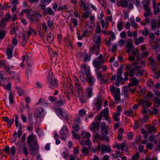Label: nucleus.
I'll use <instances>...</instances> for the list:
<instances>
[{
    "label": "nucleus",
    "mask_w": 160,
    "mask_h": 160,
    "mask_svg": "<svg viewBox=\"0 0 160 160\" xmlns=\"http://www.w3.org/2000/svg\"><path fill=\"white\" fill-rule=\"evenodd\" d=\"M125 47L126 52L129 55L128 60L130 61H133L135 56L140 54L139 50L137 48H135L133 44L130 42L126 43Z\"/></svg>",
    "instance_id": "1"
},
{
    "label": "nucleus",
    "mask_w": 160,
    "mask_h": 160,
    "mask_svg": "<svg viewBox=\"0 0 160 160\" xmlns=\"http://www.w3.org/2000/svg\"><path fill=\"white\" fill-rule=\"evenodd\" d=\"M27 143L29 144V148L31 153L33 155L35 154L38 152V149L35 137L33 135L28 136Z\"/></svg>",
    "instance_id": "2"
},
{
    "label": "nucleus",
    "mask_w": 160,
    "mask_h": 160,
    "mask_svg": "<svg viewBox=\"0 0 160 160\" xmlns=\"http://www.w3.org/2000/svg\"><path fill=\"white\" fill-rule=\"evenodd\" d=\"M21 14H24L27 18L31 22L39 20L42 15L39 13L36 12L31 9H25L22 10Z\"/></svg>",
    "instance_id": "3"
},
{
    "label": "nucleus",
    "mask_w": 160,
    "mask_h": 160,
    "mask_svg": "<svg viewBox=\"0 0 160 160\" xmlns=\"http://www.w3.org/2000/svg\"><path fill=\"white\" fill-rule=\"evenodd\" d=\"M101 35L100 34L96 33L93 38V42L94 45L90 49L92 53H93L94 50L98 51L100 49V43L101 41Z\"/></svg>",
    "instance_id": "4"
},
{
    "label": "nucleus",
    "mask_w": 160,
    "mask_h": 160,
    "mask_svg": "<svg viewBox=\"0 0 160 160\" xmlns=\"http://www.w3.org/2000/svg\"><path fill=\"white\" fill-rule=\"evenodd\" d=\"M32 33H33L34 34H36V32L35 30L33 29L30 28H29L28 31L27 32V37H26L25 34L19 32L18 33V36L19 37H23V41L22 42V45H23V46H24L26 42L28 41V38Z\"/></svg>",
    "instance_id": "5"
},
{
    "label": "nucleus",
    "mask_w": 160,
    "mask_h": 160,
    "mask_svg": "<svg viewBox=\"0 0 160 160\" xmlns=\"http://www.w3.org/2000/svg\"><path fill=\"white\" fill-rule=\"evenodd\" d=\"M110 92L114 100L117 101L120 100V89L119 88H116L114 86H111L110 88Z\"/></svg>",
    "instance_id": "6"
},
{
    "label": "nucleus",
    "mask_w": 160,
    "mask_h": 160,
    "mask_svg": "<svg viewBox=\"0 0 160 160\" xmlns=\"http://www.w3.org/2000/svg\"><path fill=\"white\" fill-rule=\"evenodd\" d=\"M137 61L133 63L132 64H128L127 66V68L128 69H131L128 73V75L131 77H132L134 75L135 71L136 69V66L139 62L140 59L139 57H138L137 58Z\"/></svg>",
    "instance_id": "7"
},
{
    "label": "nucleus",
    "mask_w": 160,
    "mask_h": 160,
    "mask_svg": "<svg viewBox=\"0 0 160 160\" xmlns=\"http://www.w3.org/2000/svg\"><path fill=\"white\" fill-rule=\"evenodd\" d=\"M52 74L51 73H49V75H50V77L49 76L48 78V80L49 83L48 87L49 88L53 89L57 87L58 85V83L57 82V80L55 79H53L51 78Z\"/></svg>",
    "instance_id": "8"
},
{
    "label": "nucleus",
    "mask_w": 160,
    "mask_h": 160,
    "mask_svg": "<svg viewBox=\"0 0 160 160\" xmlns=\"http://www.w3.org/2000/svg\"><path fill=\"white\" fill-rule=\"evenodd\" d=\"M138 103L140 106H142L143 108L149 107L152 104L151 102H148L146 98L139 100L138 101Z\"/></svg>",
    "instance_id": "9"
},
{
    "label": "nucleus",
    "mask_w": 160,
    "mask_h": 160,
    "mask_svg": "<svg viewBox=\"0 0 160 160\" xmlns=\"http://www.w3.org/2000/svg\"><path fill=\"white\" fill-rule=\"evenodd\" d=\"M96 75L97 78L100 79L102 83H106L108 82L109 78L108 75L104 77L100 72H97Z\"/></svg>",
    "instance_id": "10"
},
{
    "label": "nucleus",
    "mask_w": 160,
    "mask_h": 160,
    "mask_svg": "<svg viewBox=\"0 0 160 160\" xmlns=\"http://www.w3.org/2000/svg\"><path fill=\"white\" fill-rule=\"evenodd\" d=\"M60 134L61 136V139L65 140L66 137L68 134V127L67 126H64L62 128L60 132Z\"/></svg>",
    "instance_id": "11"
},
{
    "label": "nucleus",
    "mask_w": 160,
    "mask_h": 160,
    "mask_svg": "<svg viewBox=\"0 0 160 160\" xmlns=\"http://www.w3.org/2000/svg\"><path fill=\"white\" fill-rule=\"evenodd\" d=\"M76 92L78 94V97L80 102L81 103H83L85 100V97L82 94V88L76 90Z\"/></svg>",
    "instance_id": "12"
},
{
    "label": "nucleus",
    "mask_w": 160,
    "mask_h": 160,
    "mask_svg": "<svg viewBox=\"0 0 160 160\" xmlns=\"http://www.w3.org/2000/svg\"><path fill=\"white\" fill-rule=\"evenodd\" d=\"M44 114V111L43 108L41 107L38 108L34 112V116L37 118H40Z\"/></svg>",
    "instance_id": "13"
},
{
    "label": "nucleus",
    "mask_w": 160,
    "mask_h": 160,
    "mask_svg": "<svg viewBox=\"0 0 160 160\" xmlns=\"http://www.w3.org/2000/svg\"><path fill=\"white\" fill-rule=\"evenodd\" d=\"M104 62V59H99L98 58H96L93 62V66L95 68L99 69L101 64Z\"/></svg>",
    "instance_id": "14"
},
{
    "label": "nucleus",
    "mask_w": 160,
    "mask_h": 160,
    "mask_svg": "<svg viewBox=\"0 0 160 160\" xmlns=\"http://www.w3.org/2000/svg\"><path fill=\"white\" fill-rule=\"evenodd\" d=\"M122 71L121 69H118V70L117 74V80L115 83L116 86H118L119 85L120 82L122 80V78L121 77Z\"/></svg>",
    "instance_id": "15"
},
{
    "label": "nucleus",
    "mask_w": 160,
    "mask_h": 160,
    "mask_svg": "<svg viewBox=\"0 0 160 160\" xmlns=\"http://www.w3.org/2000/svg\"><path fill=\"white\" fill-rule=\"evenodd\" d=\"M99 124L97 122H92L90 126V130L93 132L98 130L99 128Z\"/></svg>",
    "instance_id": "16"
},
{
    "label": "nucleus",
    "mask_w": 160,
    "mask_h": 160,
    "mask_svg": "<svg viewBox=\"0 0 160 160\" xmlns=\"http://www.w3.org/2000/svg\"><path fill=\"white\" fill-rule=\"evenodd\" d=\"M11 17L10 14H7L6 16V18H3L0 22V26L3 27L5 25V23L6 22L8 21Z\"/></svg>",
    "instance_id": "17"
},
{
    "label": "nucleus",
    "mask_w": 160,
    "mask_h": 160,
    "mask_svg": "<svg viewBox=\"0 0 160 160\" xmlns=\"http://www.w3.org/2000/svg\"><path fill=\"white\" fill-rule=\"evenodd\" d=\"M55 112L57 115L60 117L65 116L66 119L68 118V116L67 115V113H64L62 110L59 108L56 109L55 110Z\"/></svg>",
    "instance_id": "18"
},
{
    "label": "nucleus",
    "mask_w": 160,
    "mask_h": 160,
    "mask_svg": "<svg viewBox=\"0 0 160 160\" xmlns=\"http://www.w3.org/2000/svg\"><path fill=\"white\" fill-rule=\"evenodd\" d=\"M102 148L101 153L102 154H104L105 152H111V148L109 146L102 145Z\"/></svg>",
    "instance_id": "19"
},
{
    "label": "nucleus",
    "mask_w": 160,
    "mask_h": 160,
    "mask_svg": "<svg viewBox=\"0 0 160 160\" xmlns=\"http://www.w3.org/2000/svg\"><path fill=\"white\" fill-rule=\"evenodd\" d=\"M102 101L100 97H98L94 101V104L98 110H100L101 105Z\"/></svg>",
    "instance_id": "20"
},
{
    "label": "nucleus",
    "mask_w": 160,
    "mask_h": 160,
    "mask_svg": "<svg viewBox=\"0 0 160 160\" xmlns=\"http://www.w3.org/2000/svg\"><path fill=\"white\" fill-rule=\"evenodd\" d=\"M129 1L127 2L126 0H121L117 4V5L119 6H122L123 8H127L128 7Z\"/></svg>",
    "instance_id": "21"
},
{
    "label": "nucleus",
    "mask_w": 160,
    "mask_h": 160,
    "mask_svg": "<svg viewBox=\"0 0 160 160\" xmlns=\"http://www.w3.org/2000/svg\"><path fill=\"white\" fill-rule=\"evenodd\" d=\"M96 79L93 77L90 76L87 78V81L88 82L90 86H92L95 82Z\"/></svg>",
    "instance_id": "22"
},
{
    "label": "nucleus",
    "mask_w": 160,
    "mask_h": 160,
    "mask_svg": "<svg viewBox=\"0 0 160 160\" xmlns=\"http://www.w3.org/2000/svg\"><path fill=\"white\" fill-rule=\"evenodd\" d=\"M134 44L135 45H137L140 43H142L144 42L143 38L141 37L139 38H136L133 39Z\"/></svg>",
    "instance_id": "23"
},
{
    "label": "nucleus",
    "mask_w": 160,
    "mask_h": 160,
    "mask_svg": "<svg viewBox=\"0 0 160 160\" xmlns=\"http://www.w3.org/2000/svg\"><path fill=\"white\" fill-rule=\"evenodd\" d=\"M130 81L131 82L128 85L129 86L137 85L139 82L138 79L135 78H132L130 79Z\"/></svg>",
    "instance_id": "24"
},
{
    "label": "nucleus",
    "mask_w": 160,
    "mask_h": 160,
    "mask_svg": "<svg viewBox=\"0 0 160 160\" xmlns=\"http://www.w3.org/2000/svg\"><path fill=\"white\" fill-rule=\"evenodd\" d=\"M74 79L75 82V84L76 85L75 89L76 90L82 88L79 82V80L76 77H74Z\"/></svg>",
    "instance_id": "25"
},
{
    "label": "nucleus",
    "mask_w": 160,
    "mask_h": 160,
    "mask_svg": "<svg viewBox=\"0 0 160 160\" xmlns=\"http://www.w3.org/2000/svg\"><path fill=\"white\" fill-rule=\"evenodd\" d=\"M81 135L82 138H89L91 137V135L89 133L87 132L84 131H82Z\"/></svg>",
    "instance_id": "26"
},
{
    "label": "nucleus",
    "mask_w": 160,
    "mask_h": 160,
    "mask_svg": "<svg viewBox=\"0 0 160 160\" xmlns=\"http://www.w3.org/2000/svg\"><path fill=\"white\" fill-rule=\"evenodd\" d=\"M157 23L156 20H152L151 22V29L153 31L155 30L157 28Z\"/></svg>",
    "instance_id": "27"
},
{
    "label": "nucleus",
    "mask_w": 160,
    "mask_h": 160,
    "mask_svg": "<svg viewBox=\"0 0 160 160\" xmlns=\"http://www.w3.org/2000/svg\"><path fill=\"white\" fill-rule=\"evenodd\" d=\"M148 59L149 61L151 62V64L152 65V69L154 72H155V70L156 68V66L155 64L154 60L151 57H150L148 58Z\"/></svg>",
    "instance_id": "28"
},
{
    "label": "nucleus",
    "mask_w": 160,
    "mask_h": 160,
    "mask_svg": "<svg viewBox=\"0 0 160 160\" xmlns=\"http://www.w3.org/2000/svg\"><path fill=\"white\" fill-rule=\"evenodd\" d=\"M39 104H40L42 106H45L47 105V101L43 99L40 98L36 104L38 105Z\"/></svg>",
    "instance_id": "29"
},
{
    "label": "nucleus",
    "mask_w": 160,
    "mask_h": 160,
    "mask_svg": "<svg viewBox=\"0 0 160 160\" xmlns=\"http://www.w3.org/2000/svg\"><path fill=\"white\" fill-rule=\"evenodd\" d=\"M43 15H46L47 14L50 15H53L54 14V13L51 8H48V9L45 10L43 12Z\"/></svg>",
    "instance_id": "30"
},
{
    "label": "nucleus",
    "mask_w": 160,
    "mask_h": 160,
    "mask_svg": "<svg viewBox=\"0 0 160 160\" xmlns=\"http://www.w3.org/2000/svg\"><path fill=\"white\" fill-rule=\"evenodd\" d=\"M109 110L108 108H105L101 112V115L102 116L106 117V120L107 119V116L109 114Z\"/></svg>",
    "instance_id": "31"
},
{
    "label": "nucleus",
    "mask_w": 160,
    "mask_h": 160,
    "mask_svg": "<svg viewBox=\"0 0 160 160\" xmlns=\"http://www.w3.org/2000/svg\"><path fill=\"white\" fill-rule=\"evenodd\" d=\"M120 112H115L113 114V119L116 122H118L120 119Z\"/></svg>",
    "instance_id": "32"
},
{
    "label": "nucleus",
    "mask_w": 160,
    "mask_h": 160,
    "mask_svg": "<svg viewBox=\"0 0 160 160\" xmlns=\"http://www.w3.org/2000/svg\"><path fill=\"white\" fill-rule=\"evenodd\" d=\"M148 131L151 133L155 132L156 130V128L153 126H148L147 127Z\"/></svg>",
    "instance_id": "33"
},
{
    "label": "nucleus",
    "mask_w": 160,
    "mask_h": 160,
    "mask_svg": "<svg viewBox=\"0 0 160 160\" xmlns=\"http://www.w3.org/2000/svg\"><path fill=\"white\" fill-rule=\"evenodd\" d=\"M127 35L129 37H136L137 36V32L136 31H134L133 33H132L130 30L128 31L127 32Z\"/></svg>",
    "instance_id": "34"
},
{
    "label": "nucleus",
    "mask_w": 160,
    "mask_h": 160,
    "mask_svg": "<svg viewBox=\"0 0 160 160\" xmlns=\"http://www.w3.org/2000/svg\"><path fill=\"white\" fill-rule=\"evenodd\" d=\"M92 88L90 87H88L86 90V93L87 95L89 98H90L92 96Z\"/></svg>",
    "instance_id": "35"
},
{
    "label": "nucleus",
    "mask_w": 160,
    "mask_h": 160,
    "mask_svg": "<svg viewBox=\"0 0 160 160\" xmlns=\"http://www.w3.org/2000/svg\"><path fill=\"white\" fill-rule=\"evenodd\" d=\"M102 26V28H104L105 29L108 28L109 26L108 25V22L107 20H106L105 22L104 20H102L101 21Z\"/></svg>",
    "instance_id": "36"
},
{
    "label": "nucleus",
    "mask_w": 160,
    "mask_h": 160,
    "mask_svg": "<svg viewBox=\"0 0 160 160\" xmlns=\"http://www.w3.org/2000/svg\"><path fill=\"white\" fill-rule=\"evenodd\" d=\"M7 54L8 58L11 59L12 56V48H7L6 52Z\"/></svg>",
    "instance_id": "37"
},
{
    "label": "nucleus",
    "mask_w": 160,
    "mask_h": 160,
    "mask_svg": "<svg viewBox=\"0 0 160 160\" xmlns=\"http://www.w3.org/2000/svg\"><path fill=\"white\" fill-rule=\"evenodd\" d=\"M24 57L25 58V61H24L25 63L27 64L28 67H30V65L31 63V59L27 55H26Z\"/></svg>",
    "instance_id": "38"
},
{
    "label": "nucleus",
    "mask_w": 160,
    "mask_h": 160,
    "mask_svg": "<svg viewBox=\"0 0 160 160\" xmlns=\"http://www.w3.org/2000/svg\"><path fill=\"white\" fill-rule=\"evenodd\" d=\"M82 66L84 69V72L86 75L87 78L91 76L88 69L86 68L85 66L84 65H82Z\"/></svg>",
    "instance_id": "39"
},
{
    "label": "nucleus",
    "mask_w": 160,
    "mask_h": 160,
    "mask_svg": "<svg viewBox=\"0 0 160 160\" xmlns=\"http://www.w3.org/2000/svg\"><path fill=\"white\" fill-rule=\"evenodd\" d=\"M86 111L83 109H80L78 111V116L81 117H83L85 116Z\"/></svg>",
    "instance_id": "40"
},
{
    "label": "nucleus",
    "mask_w": 160,
    "mask_h": 160,
    "mask_svg": "<svg viewBox=\"0 0 160 160\" xmlns=\"http://www.w3.org/2000/svg\"><path fill=\"white\" fill-rule=\"evenodd\" d=\"M108 127L102 128L101 132L103 136H106L108 134Z\"/></svg>",
    "instance_id": "41"
},
{
    "label": "nucleus",
    "mask_w": 160,
    "mask_h": 160,
    "mask_svg": "<svg viewBox=\"0 0 160 160\" xmlns=\"http://www.w3.org/2000/svg\"><path fill=\"white\" fill-rule=\"evenodd\" d=\"M82 154L84 155H86L89 152L88 150L86 147H82Z\"/></svg>",
    "instance_id": "42"
},
{
    "label": "nucleus",
    "mask_w": 160,
    "mask_h": 160,
    "mask_svg": "<svg viewBox=\"0 0 160 160\" xmlns=\"http://www.w3.org/2000/svg\"><path fill=\"white\" fill-rule=\"evenodd\" d=\"M85 144L86 145L88 146L89 148L91 149L92 148V145L91 144V142L89 138H88L85 141Z\"/></svg>",
    "instance_id": "43"
},
{
    "label": "nucleus",
    "mask_w": 160,
    "mask_h": 160,
    "mask_svg": "<svg viewBox=\"0 0 160 160\" xmlns=\"http://www.w3.org/2000/svg\"><path fill=\"white\" fill-rule=\"evenodd\" d=\"M137 69V76H141L143 74V70L142 68H138Z\"/></svg>",
    "instance_id": "44"
},
{
    "label": "nucleus",
    "mask_w": 160,
    "mask_h": 160,
    "mask_svg": "<svg viewBox=\"0 0 160 160\" xmlns=\"http://www.w3.org/2000/svg\"><path fill=\"white\" fill-rule=\"evenodd\" d=\"M130 21L131 23V25L132 27H133L134 28H135L137 27V24L135 23L133 17L130 18Z\"/></svg>",
    "instance_id": "45"
},
{
    "label": "nucleus",
    "mask_w": 160,
    "mask_h": 160,
    "mask_svg": "<svg viewBox=\"0 0 160 160\" xmlns=\"http://www.w3.org/2000/svg\"><path fill=\"white\" fill-rule=\"evenodd\" d=\"M53 39V36L52 34H49L47 36V40L49 43H51Z\"/></svg>",
    "instance_id": "46"
},
{
    "label": "nucleus",
    "mask_w": 160,
    "mask_h": 160,
    "mask_svg": "<svg viewBox=\"0 0 160 160\" xmlns=\"http://www.w3.org/2000/svg\"><path fill=\"white\" fill-rule=\"evenodd\" d=\"M70 22L71 24H73L74 27H76L78 25V21L76 19L72 18L70 19Z\"/></svg>",
    "instance_id": "47"
},
{
    "label": "nucleus",
    "mask_w": 160,
    "mask_h": 160,
    "mask_svg": "<svg viewBox=\"0 0 160 160\" xmlns=\"http://www.w3.org/2000/svg\"><path fill=\"white\" fill-rule=\"evenodd\" d=\"M155 106L156 107H159L160 104V99L157 98H154Z\"/></svg>",
    "instance_id": "48"
},
{
    "label": "nucleus",
    "mask_w": 160,
    "mask_h": 160,
    "mask_svg": "<svg viewBox=\"0 0 160 160\" xmlns=\"http://www.w3.org/2000/svg\"><path fill=\"white\" fill-rule=\"evenodd\" d=\"M149 22V19L148 18H146L143 21L141 22V24L143 26H144L147 24Z\"/></svg>",
    "instance_id": "49"
},
{
    "label": "nucleus",
    "mask_w": 160,
    "mask_h": 160,
    "mask_svg": "<svg viewBox=\"0 0 160 160\" xmlns=\"http://www.w3.org/2000/svg\"><path fill=\"white\" fill-rule=\"evenodd\" d=\"M133 113V111L132 109H131L128 111H125L123 112L124 114L128 116H132Z\"/></svg>",
    "instance_id": "50"
},
{
    "label": "nucleus",
    "mask_w": 160,
    "mask_h": 160,
    "mask_svg": "<svg viewBox=\"0 0 160 160\" xmlns=\"http://www.w3.org/2000/svg\"><path fill=\"white\" fill-rule=\"evenodd\" d=\"M139 153L136 152L132 157L131 160H138L140 158Z\"/></svg>",
    "instance_id": "51"
},
{
    "label": "nucleus",
    "mask_w": 160,
    "mask_h": 160,
    "mask_svg": "<svg viewBox=\"0 0 160 160\" xmlns=\"http://www.w3.org/2000/svg\"><path fill=\"white\" fill-rule=\"evenodd\" d=\"M148 140L150 142L153 141L155 144H156L157 142V140L155 139V137L152 135L149 136L148 138Z\"/></svg>",
    "instance_id": "52"
},
{
    "label": "nucleus",
    "mask_w": 160,
    "mask_h": 160,
    "mask_svg": "<svg viewBox=\"0 0 160 160\" xmlns=\"http://www.w3.org/2000/svg\"><path fill=\"white\" fill-rule=\"evenodd\" d=\"M85 12L83 14L82 17L86 18H88L89 16L91 14V12L89 11H85Z\"/></svg>",
    "instance_id": "53"
},
{
    "label": "nucleus",
    "mask_w": 160,
    "mask_h": 160,
    "mask_svg": "<svg viewBox=\"0 0 160 160\" xmlns=\"http://www.w3.org/2000/svg\"><path fill=\"white\" fill-rule=\"evenodd\" d=\"M101 139H103V138H101V136L100 135L97 134L94 136L93 142H95Z\"/></svg>",
    "instance_id": "54"
},
{
    "label": "nucleus",
    "mask_w": 160,
    "mask_h": 160,
    "mask_svg": "<svg viewBox=\"0 0 160 160\" xmlns=\"http://www.w3.org/2000/svg\"><path fill=\"white\" fill-rule=\"evenodd\" d=\"M108 34H110V37L112 38H111L112 40H113L116 39L115 35L113 32L112 31L108 32L107 35Z\"/></svg>",
    "instance_id": "55"
},
{
    "label": "nucleus",
    "mask_w": 160,
    "mask_h": 160,
    "mask_svg": "<svg viewBox=\"0 0 160 160\" xmlns=\"http://www.w3.org/2000/svg\"><path fill=\"white\" fill-rule=\"evenodd\" d=\"M142 34L143 35L146 36H147L149 33V32L148 30V28L145 27L142 31Z\"/></svg>",
    "instance_id": "56"
},
{
    "label": "nucleus",
    "mask_w": 160,
    "mask_h": 160,
    "mask_svg": "<svg viewBox=\"0 0 160 160\" xmlns=\"http://www.w3.org/2000/svg\"><path fill=\"white\" fill-rule=\"evenodd\" d=\"M13 97L12 93H9V99L10 103L12 104L14 102L13 100Z\"/></svg>",
    "instance_id": "57"
},
{
    "label": "nucleus",
    "mask_w": 160,
    "mask_h": 160,
    "mask_svg": "<svg viewBox=\"0 0 160 160\" xmlns=\"http://www.w3.org/2000/svg\"><path fill=\"white\" fill-rule=\"evenodd\" d=\"M125 42L124 40L121 39L118 42V46L122 47L124 46L125 44Z\"/></svg>",
    "instance_id": "58"
},
{
    "label": "nucleus",
    "mask_w": 160,
    "mask_h": 160,
    "mask_svg": "<svg viewBox=\"0 0 160 160\" xmlns=\"http://www.w3.org/2000/svg\"><path fill=\"white\" fill-rule=\"evenodd\" d=\"M16 88L18 90V94L20 96L22 95L23 93V91L19 87H16Z\"/></svg>",
    "instance_id": "59"
},
{
    "label": "nucleus",
    "mask_w": 160,
    "mask_h": 160,
    "mask_svg": "<svg viewBox=\"0 0 160 160\" xmlns=\"http://www.w3.org/2000/svg\"><path fill=\"white\" fill-rule=\"evenodd\" d=\"M72 128L76 132L79 131L80 129L79 125L78 124H75L72 126Z\"/></svg>",
    "instance_id": "60"
},
{
    "label": "nucleus",
    "mask_w": 160,
    "mask_h": 160,
    "mask_svg": "<svg viewBox=\"0 0 160 160\" xmlns=\"http://www.w3.org/2000/svg\"><path fill=\"white\" fill-rule=\"evenodd\" d=\"M65 102V101H64L61 98L59 100L57 101V104L58 105H64Z\"/></svg>",
    "instance_id": "61"
},
{
    "label": "nucleus",
    "mask_w": 160,
    "mask_h": 160,
    "mask_svg": "<svg viewBox=\"0 0 160 160\" xmlns=\"http://www.w3.org/2000/svg\"><path fill=\"white\" fill-rule=\"evenodd\" d=\"M117 28L119 31H121L122 30L123 27V24L122 22L118 23L117 24Z\"/></svg>",
    "instance_id": "62"
},
{
    "label": "nucleus",
    "mask_w": 160,
    "mask_h": 160,
    "mask_svg": "<svg viewBox=\"0 0 160 160\" xmlns=\"http://www.w3.org/2000/svg\"><path fill=\"white\" fill-rule=\"evenodd\" d=\"M18 40L16 38L13 37L12 39V44L15 46H16L18 44Z\"/></svg>",
    "instance_id": "63"
},
{
    "label": "nucleus",
    "mask_w": 160,
    "mask_h": 160,
    "mask_svg": "<svg viewBox=\"0 0 160 160\" xmlns=\"http://www.w3.org/2000/svg\"><path fill=\"white\" fill-rule=\"evenodd\" d=\"M72 135L74 138L76 139H79L80 138V136L79 134L77 133H75L73 131H72Z\"/></svg>",
    "instance_id": "64"
}]
</instances>
